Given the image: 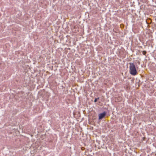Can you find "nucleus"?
I'll list each match as a JSON object with an SVG mask.
<instances>
[{
	"instance_id": "nucleus-1",
	"label": "nucleus",
	"mask_w": 156,
	"mask_h": 156,
	"mask_svg": "<svg viewBox=\"0 0 156 156\" xmlns=\"http://www.w3.org/2000/svg\"><path fill=\"white\" fill-rule=\"evenodd\" d=\"M130 73L132 75H135L137 73V71L134 64L133 63H129Z\"/></svg>"
},
{
	"instance_id": "nucleus-2",
	"label": "nucleus",
	"mask_w": 156,
	"mask_h": 156,
	"mask_svg": "<svg viewBox=\"0 0 156 156\" xmlns=\"http://www.w3.org/2000/svg\"><path fill=\"white\" fill-rule=\"evenodd\" d=\"M106 114V113L105 112H104L102 113H100L98 115L99 119H101L103 118Z\"/></svg>"
},
{
	"instance_id": "nucleus-3",
	"label": "nucleus",
	"mask_w": 156,
	"mask_h": 156,
	"mask_svg": "<svg viewBox=\"0 0 156 156\" xmlns=\"http://www.w3.org/2000/svg\"><path fill=\"white\" fill-rule=\"evenodd\" d=\"M98 99H99V98H95V99H94V101L95 102H97V100H98Z\"/></svg>"
}]
</instances>
